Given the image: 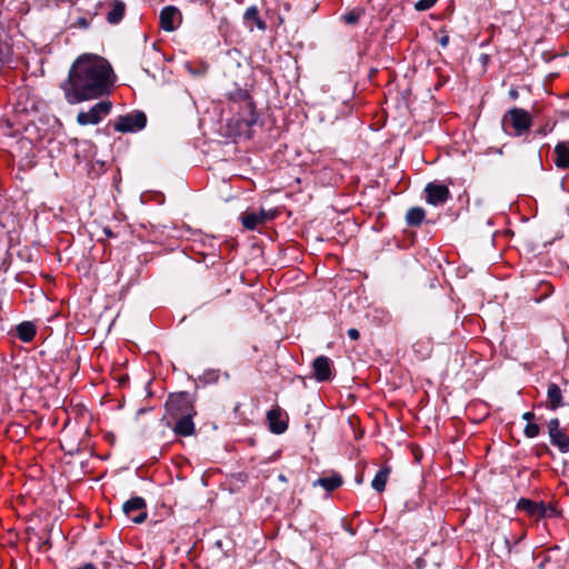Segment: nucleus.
<instances>
[{
	"label": "nucleus",
	"mask_w": 569,
	"mask_h": 569,
	"mask_svg": "<svg viewBox=\"0 0 569 569\" xmlns=\"http://www.w3.org/2000/svg\"><path fill=\"white\" fill-rule=\"evenodd\" d=\"M342 478L341 476L335 473L330 477H323L317 480L315 485H320L322 488H325L327 491H332L339 488L342 485Z\"/></svg>",
	"instance_id": "nucleus-24"
},
{
	"label": "nucleus",
	"mask_w": 569,
	"mask_h": 569,
	"mask_svg": "<svg viewBox=\"0 0 569 569\" xmlns=\"http://www.w3.org/2000/svg\"><path fill=\"white\" fill-rule=\"evenodd\" d=\"M9 54L2 48H0V70L9 63Z\"/></svg>",
	"instance_id": "nucleus-27"
},
{
	"label": "nucleus",
	"mask_w": 569,
	"mask_h": 569,
	"mask_svg": "<svg viewBox=\"0 0 569 569\" xmlns=\"http://www.w3.org/2000/svg\"><path fill=\"white\" fill-rule=\"evenodd\" d=\"M436 2L437 0H419L415 7L417 10L425 11L430 9Z\"/></svg>",
	"instance_id": "nucleus-26"
},
{
	"label": "nucleus",
	"mask_w": 569,
	"mask_h": 569,
	"mask_svg": "<svg viewBox=\"0 0 569 569\" xmlns=\"http://www.w3.org/2000/svg\"><path fill=\"white\" fill-rule=\"evenodd\" d=\"M112 109L110 101H100L88 111H81L77 116V122L80 126L98 124L102 118L108 116Z\"/></svg>",
	"instance_id": "nucleus-4"
},
{
	"label": "nucleus",
	"mask_w": 569,
	"mask_h": 569,
	"mask_svg": "<svg viewBox=\"0 0 569 569\" xmlns=\"http://www.w3.org/2000/svg\"><path fill=\"white\" fill-rule=\"evenodd\" d=\"M146 124V114L142 111H136L120 116L114 122V130L118 132H132L143 129Z\"/></svg>",
	"instance_id": "nucleus-5"
},
{
	"label": "nucleus",
	"mask_w": 569,
	"mask_h": 569,
	"mask_svg": "<svg viewBox=\"0 0 569 569\" xmlns=\"http://www.w3.org/2000/svg\"><path fill=\"white\" fill-rule=\"evenodd\" d=\"M103 233H104V234H106V237H108V238H112V237H114V233H113V232H112V230H111L110 228H108V227H104V228H103Z\"/></svg>",
	"instance_id": "nucleus-32"
},
{
	"label": "nucleus",
	"mask_w": 569,
	"mask_h": 569,
	"mask_svg": "<svg viewBox=\"0 0 569 569\" xmlns=\"http://www.w3.org/2000/svg\"><path fill=\"white\" fill-rule=\"evenodd\" d=\"M193 417L194 416H188L184 415L182 417H174L176 425L173 427V431L178 436L188 437L194 433V423H193Z\"/></svg>",
	"instance_id": "nucleus-14"
},
{
	"label": "nucleus",
	"mask_w": 569,
	"mask_h": 569,
	"mask_svg": "<svg viewBox=\"0 0 569 569\" xmlns=\"http://www.w3.org/2000/svg\"><path fill=\"white\" fill-rule=\"evenodd\" d=\"M267 420L269 422L270 430L273 433H282L287 430L288 423L286 419L283 418V412L279 407L273 408L268 411L267 413Z\"/></svg>",
	"instance_id": "nucleus-13"
},
{
	"label": "nucleus",
	"mask_w": 569,
	"mask_h": 569,
	"mask_svg": "<svg viewBox=\"0 0 569 569\" xmlns=\"http://www.w3.org/2000/svg\"><path fill=\"white\" fill-rule=\"evenodd\" d=\"M390 472H391V468L388 466L381 468L377 472L376 477L373 478V480L371 482V486L376 491H378V492L385 491Z\"/></svg>",
	"instance_id": "nucleus-19"
},
{
	"label": "nucleus",
	"mask_w": 569,
	"mask_h": 569,
	"mask_svg": "<svg viewBox=\"0 0 569 569\" xmlns=\"http://www.w3.org/2000/svg\"><path fill=\"white\" fill-rule=\"evenodd\" d=\"M18 338L23 342H30L36 336V326L30 321H24L17 327Z\"/></svg>",
	"instance_id": "nucleus-18"
},
{
	"label": "nucleus",
	"mask_w": 569,
	"mask_h": 569,
	"mask_svg": "<svg viewBox=\"0 0 569 569\" xmlns=\"http://www.w3.org/2000/svg\"><path fill=\"white\" fill-rule=\"evenodd\" d=\"M112 84V68L109 62L97 54L84 53L72 63L61 89L66 100L70 104H77L108 94Z\"/></svg>",
	"instance_id": "nucleus-1"
},
{
	"label": "nucleus",
	"mask_w": 569,
	"mask_h": 569,
	"mask_svg": "<svg viewBox=\"0 0 569 569\" xmlns=\"http://www.w3.org/2000/svg\"><path fill=\"white\" fill-rule=\"evenodd\" d=\"M426 218V211L420 207L410 208L406 214V221L411 227H418Z\"/></svg>",
	"instance_id": "nucleus-22"
},
{
	"label": "nucleus",
	"mask_w": 569,
	"mask_h": 569,
	"mask_svg": "<svg viewBox=\"0 0 569 569\" xmlns=\"http://www.w3.org/2000/svg\"><path fill=\"white\" fill-rule=\"evenodd\" d=\"M509 96H510L511 99H517L518 98V91L515 90V89H511L509 91Z\"/></svg>",
	"instance_id": "nucleus-33"
},
{
	"label": "nucleus",
	"mask_w": 569,
	"mask_h": 569,
	"mask_svg": "<svg viewBox=\"0 0 569 569\" xmlns=\"http://www.w3.org/2000/svg\"><path fill=\"white\" fill-rule=\"evenodd\" d=\"M548 431L551 443L559 448L561 452L569 451V437L560 429V422L557 418L551 419L548 423Z\"/></svg>",
	"instance_id": "nucleus-10"
},
{
	"label": "nucleus",
	"mask_w": 569,
	"mask_h": 569,
	"mask_svg": "<svg viewBox=\"0 0 569 569\" xmlns=\"http://www.w3.org/2000/svg\"><path fill=\"white\" fill-rule=\"evenodd\" d=\"M555 164L560 169L569 168V148L563 142L555 148Z\"/></svg>",
	"instance_id": "nucleus-17"
},
{
	"label": "nucleus",
	"mask_w": 569,
	"mask_h": 569,
	"mask_svg": "<svg viewBox=\"0 0 569 569\" xmlns=\"http://www.w3.org/2000/svg\"><path fill=\"white\" fill-rule=\"evenodd\" d=\"M438 41H439V44L445 48L449 43V36L448 34H443L442 37L439 38Z\"/></svg>",
	"instance_id": "nucleus-30"
},
{
	"label": "nucleus",
	"mask_w": 569,
	"mask_h": 569,
	"mask_svg": "<svg viewBox=\"0 0 569 569\" xmlns=\"http://www.w3.org/2000/svg\"><path fill=\"white\" fill-rule=\"evenodd\" d=\"M549 408L556 410L562 405V395L560 388L556 383L548 387Z\"/></svg>",
	"instance_id": "nucleus-23"
},
{
	"label": "nucleus",
	"mask_w": 569,
	"mask_h": 569,
	"mask_svg": "<svg viewBox=\"0 0 569 569\" xmlns=\"http://www.w3.org/2000/svg\"><path fill=\"white\" fill-rule=\"evenodd\" d=\"M426 201L432 206H441L450 198L449 188L445 184L430 182L425 188Z\"/></svg>",
	"instance_id": "nucleus-8"
},
{
	"label": "nucleus",
	"mask_w": 569,
	"mask_h": 569,
	"mask_svg": "<svg viewBox=\"0 0 569 569\" xmlns=\"http://www.w3.org/2000/svg\"><path fill=\"white\" fill-rule=\"evenodd\" d=\"M276 211L260 210L256 212H244L241 216L242 226L248 230H254L258 226L276 218Z\"/></svg>",
	"instance_id": "nucleus-11"
},
{
	"label": "nucleus",
	"mask_w": 569,
	"mask_h": 569,
	"mask_svg": "<svg viewBox=\"0 0 569 569\" xmlns=\"http://www.w3.org/2000/svg\"><path fill=\"white\" fill-rule=\"evenodd\" d=\"M229 98L233 104H246L248 107L249 113L252 114V98L249 92L243 89H236L229 93ZM252 116H250L249 121H252Z\"/></svg>",
	"instance_id": "nucleus-15"
},
{
	"label": "nucleus",
	"mask_w": 569,
	"mask_h": 569,
	"mask_svg": "<svg viewBox=\"0 0 569 569\" xmlns=\"http://www.w3.org/2000/svg\"><path fill=\"white\" fill-rule=\"evenodd\" d=\"M532 124L531 116L528 111L520 108L510 109L502 118V127L505 131L511 127L516 136H521L530 129Z\"/></svg>",
	"instance_id": "nucleus-2"
},
{
	"label": "nucleus",
	"mask_w": 569,
	"mask_h": 569,
	"mask_svg": "<svg viewBox=\"0 0 569 569\" xmlns=\"http://www.w3.org/2000/svg\"><path fill=\"white\" fill-rule=\"evenodd\" d=\"M313 377L317 381H328L332 375L331 360L326 356L317 357L312 362Z\"/></svg>",
	"instance_id": "nucleus-12"
},
{
	"label": "nucleus",
	"mask_w": 569,
	"mask_h": 569,
	"mask_svg": "<svg viewBox=\"0 0 569 569\" xmlns=\"http://www.w3.org/2000/svg\"><path fill=\"white\" fill-rule=\"evenodd\" d=\"M166 409L170 417H182L184 415L196 416L193 402L187 392L173 393L166 402Z\"/></svg>",
	"instance_id": "nucleus-3"
},
{
	"label": "nucleus",
	"mask_w": 569,
	"mask_h": 569,
	"mask_svg": "<svg viewBox=\"0 0 569 569\" xmlns=\"http://www.w3.org/2000/svg\"><path fill=\"white\" fill-rule=\"evenodd\" d=\"M250 111L248 110V107L246 104H241L238 107V121L240 123H243L247 128H250L251 126H253L257 120H258V116H257V112H256V106H254V102L252 101V121H249V118H250Z\"/></svg>",
	"instance_id": "nucleus-20"
},
{
	"label": "nucleus",
	"mask_w": 569,
	"mask_h": 569,
	"mask_svg": "<svg viewBox=\"0 0 569 569\" xmlns=\"http://www.w3.org/2000/svg\"><path fill=\"white\" fill-rule=\"evenodd\" d=\"M517 508L536 519L543 518L555 512L553 508L546 506L543 502H537L526 498H521L518 501Z\"/></svg>",
	"instance_id": "nucleus-7"
},
{
	"label": "nucleus",
	"mask_w": 569,
	"mask_h": 569,
	"mask_svg": "<svg viewBox=\"0 0 569 569\" xmlns=\"http://www.w3.org/2000/svg\"><path fill=\"white\" fill-rule=\"evenodd\" d=\"M348 336L352 339V340H358L359 337H360V333L357 329L355 328H351L348 330Z\"/></svg>",
	"instance_id": "nucleus-29"
},
{
	"label": "nucleus",
	"mask_w": 569,
	"mask_h": 569,
	"mask_svg": "<svg viewBox=\"0 0 569 569\" xmlns=\"http://www.w3.org/2000/svg\"><path fill=\"white\" fill-rule=\"evenodd\" d=\"M359 19V13L352 11L343 16V20L347 23H356Z\"/></svg>",
	"instance_id": "nucleus-28"
},
{
	"label": "nucleus",
	"mask_w": 569,
	"mask_h": 569,
	"mask_svg": "<svg viewBox=\"0 0 569 569\" xmlns=\"http://www.w3.org/2000/svg\"><path fill=\"white\" fill-rule=\"evenodd\" d=\"M539 426L536 425V423H528L526 429H525V435L528 437V438H535L539 435Z\"/></svg>",
	"instance_id": "nucleus-25"
},
{
	"label": "nucleus",
	"mask_w": 569,
	"mask_h": 569,
	"mask_svg": "<svg viewBox=\"0 0 569 569\" xmlns=\"http://www.w3.org/2000/svg\"><path fill=\"white\" fill-rule=\"evenodd\" d=\"M244 20L249 24V28L252 30L251 22L256 24L259 30H266V22L262 21L259 17V11L257 7H249L244 12Z\"/></svg>",
	"instance_id": "nucleus-21"
},
{
	"label": "nucleus",
	"mask_w": 569,
	"mask_h": 569,
	"mask_svg": "<svg viewBox=\"0 0 569 569\" xmlns=\"http://www.w3.org/2000/svg\"><path fill=\"white\" fill-rule=\"evenodd\" d=\"M522 418H523L525 420H527V421H529V422H530V421L535 418V413H533V412H530V411L525 412V413H523V416H522Z\"/></svg>",
	"instance_id": "nucleus-31"
},
{
	"label": "nucleus",
	"mask_w": 569,
	"mask_h": 569,
	"mask_svg": "<svg viewBox=\"0 0 569 569\" xmlns=\"http://www.w3.org/2000/svg\"><path fill=\"white\" fill-rule=\"evenodd\" d=\"M122 510L134 523H142L147 519L146 502L140 497H134L124 502Z\"/></svg>",
	"instance_id": "nucleus-6"
},
{
	"label": "nucleus",
	"mask_w": 569,
	"mask_h": 569,
	"mask_svg": "<svg viewBox=\"0 0 569 569\" xmlns=\"http://www.w3.org/2000/svg\"><path fill=\"white\" fill-rule=\"evenodd\" d=\"M159 20L161 29L171 32L180 26L182 16L178 8L168 6L161 10Z\"/></svg>",
	"instance_id": "nucleus-9"
},
{
	"label": "nucleus",
	"mask_w": 569,
	"mask_h": 569,
	"mask_svg": "<svg viewBox=\"0 0 569 569\" xmlns=\"http://www.w3.org/2000/svg\"><path fill=\"white\" fill-rule=\"evenodd\" d=\"M109 11L107 13V21L116 24L123 18L126 4L122 1L114 0L109 4Z\"/></svg>",
	"instance_id": "nucleus-16"
}]
</instances>
